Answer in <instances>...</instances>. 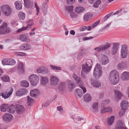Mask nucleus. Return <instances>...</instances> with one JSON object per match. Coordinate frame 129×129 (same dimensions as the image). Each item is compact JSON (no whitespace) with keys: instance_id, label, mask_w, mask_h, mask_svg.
Returning <instances> with one entry per match:
<instances>
[{"instance_id":"nucleus-1","label":"nucleus","mask_w":129,"mask_h":129,"mask_svg":"<svg viewBox=\"0 0 129 129\" xmlns=\"http://www.w3.org/2000/svg\"><path fill=\"white\" fill-rule=\"evenodd\" d=\"M109 80L111 84L112 85H116L119 81V74L116 70L111 71L109 75Z\"/></svg>"},{"instance_id":"nucleus-2","label":"nucleus","mask_w":129,"mask_h":129,"mask_svg":"<svg viewBox=\"0 0 129 129\" xmlns=\"http://www.w3.org/2000/svg\"><path fill=\"white\" fill-rule=\"evenodd\" d=\"M101 66L99 63H97L94 68L93 75L96 79H99L102 76L103 72Z\"/></svg>"},{"instance_id":"nucleus-3","label":"nucleus","mask_w":129,"mask_h":129,"mask_svg":"<svg viewBox=\"0 0 129 129\" xmlns=\"http://www.w3.org/2000/svg\"><path fill=\"white\" fill-rule=\"evenodd\" d=\"M1 8L2 12L6 16L10 15L12 13V9L10 7L7 5H3Z\"/></svg>"},{"instance_id":"nucleus-4","label":"nucleus","mask_w":129,"mask_h":129,"mask_svg":"<svg viewBox=\"0 0 129 129\" xmlns=\"http://www.w3.org/2000/svg\"><path fill=\"white\" fill-rule=\"evenodd\" d=\"M28 78L31 84L33 86H36L39 83V76L36 75L32 74L29 76Z\"/></svg>"},{"instance_id":"nucleus-5","label":"nucleus","mask_w":129,"mask_h":129,"mask_svg":"<svg viewBox=\"0 0 129 129\" xmlns=\"http://www.w3.org/2000/svg\"><path fill=\"white\" fill-rule=\"evenodd\" d=\"M82 70L81 72L82 76L84 78L85 77V74L89 72L91 69V67L87 66L86 63L83 64L82 66Z\"/></svg>"},{"instance_id":"nucleus-6","label":"nucleus","mask_w":129,"mask_h":129,"mask_svg":"<svg viewBox=\"0 0 129 129\" xmlns=\"http://www.w3.org/2000/svg\"><path fill=\"white\" fill-rule=\"evenodd\" d=\"M7 24L4 23L0 27V35L6 34L10 33L11 31V29L9 28H7Z\"/></svg>"},{"instance_id":"nucleus-7","label":"nucleus","mask_w":129,"mask_h":129,"mask_svg":"<svg viewBox=\"0 0 129 129\" xmlns=\"http://www.w3.org/2000/svg\"><path fill=\"white\" fill-rule=\"evenodd\" d=\"M4 65L13 66L15 64L16 62L14 59L11 58L3 59L2 61Z\"/></svg>"},{"instance_id":"nucleus-8","label":"nucleus","mask_w":129,"mask_h":129,"mask_svg":"<svg viewBox=\"0 0 129 129\" xmlns=\"http://www.w3.org/2000/svg\"><path fill=\"white\" fill-rule=\"evenodd\" d=\"M127 48L126 45L122 46L120 51V55L122 58H126L127 55Z\"/></svg>"},{"instance_id":"nucleus-9","label":"nucleus","mask_w":129,"mask_h":129,"mask_svg":"<svg viewBox=\"0 0 129 129\" xmlns=\"http://www.w3.org/2000/svg\"><path fill=\"white\" fill-rule=\"evenodd\" d=\"M50 81L51 85L53 86H56L58 84L59 79L56 76L52 75L50 77Z\"/></svg>"},{"instance_id":"nucleus-10","label":"nucleus","mask_w":129,"mask_h":129,"mask_svg":"<svg viewBox=\"0 0 129 129\" xmlns=\"http://www.w3.org/2000/svg\"><path fill=\"white\" fill-rule=\"evenodd\" d=\"M127 63L125 62L122 61L119 63L117 65V68L119 70L126 69L128 67Z\"/></svg>"},{"instance_id":"nucleus-11","label":"nucleus","mask_w":129,"mask_h":129,"mask_svg":"<svg viewBox=\"0 0 129 129\" xmlns=\"http://www.w3.org/2000/svg\"><path fill=\"white\" fill-rule=\"evenodd\" d=\"M99 59L102 61V64L104 65L107 64L109 61L108 57L104 54L100 55L99 56Z\"/></svg>"},{"instance_id":"nucleus-12","label":"nucleus","mask_w":129,"mask_h":129,"mask_svg":"<svg viewBox=\"0 0 129 129\" xmlns=\"http://www.w3.org/2000/svg\"><path fill=\"white\" fill-rule=\"evenodd\" d=\"M111 46L110 43H107L105 45L103 46L98 47H96L94 48V50L96 52H100L103 51L109 48Z\"/></svg>"},{"instance_id":"nucleus-13","label":"nucleus","mask_w":129,"mask_h":129,"mask_svg":"<svg viewBox=\"0 0 129 129\" xmlns=\"http://www.w3.org/2000/svg\"><path fill=\"white\" fill-rule=\"evenodd\" d=\"M28 92L27 90L26 89H20L16 91V95L17 96H21L26 94Z\"/></svg>"},{"instance_id":"nucleus-14","label":"nucleus","mask_w":129,"mask_h":129,"mask_svg":"<svg viewBox=\"0 0 129 129\" xmlns=\"http://www.w3.org/2000/svg\"><path fill=\"white\" fill-rule=\"evenodd\" d=\"M121 80L122 81L129 80V72L124 71L123 72L120 76Z\"/></svg>"},{"instance_id":"nucleus-15","label":"nucleus","mask_w":129,"mask_h":129,"mask_svg":"<svg viewBox=\"0 0 129 129\" xmlns=\"http://www.w3.org/2000/svg\"><path fill=\"white\" fill-rule=\"evenodd\" d=\"M114 92L115 93V100L116 101H118L120 99L121 97L123 96V94L117 90H114Z\"/></svg>"},{"instance_id":"nucleus-16","label":"nucleus","mask_w":129,"mask_h":129,"mask_svg":"<svg viewBox=\"0 0 129 129\" xmlns=\"http://www.w3.org/2000/svg\"><path fill=\"white\" fill-rule=\"evenodd\" d=\"M19 39L21 41L25 42H28L30 41L29 37L27 35L23 34L19 35Z\"/></svg>"},{"instance_id":"nucleus-17","label":"nucleus","mask_w":129,"mask_h":129,"mask_svg":"<svg viewBox=\"0 0 129 129\" xmlns=\"http://www.w3.org/2000/svg\"><path fill=\"white\" fill-rule=\"evenodd\" d=\"M90 83L92 86L98 88L101 85V82L98 80H95L91 79H90Z\"/></svg>"},{"instance_id":"nucleus-18","label":"nucleus","mask_w":129,"mask_h":129,"mask_svg":"<svg viewBox=\"0 0 129 129\" xmlns=\"http://www.w3.org/2000/svg\"><path fill=\"white\" fill-rule=\"evenodd\" d=\"M120 105L121 108L124 110H127L129 107L128 101L126 100L123 101L121 103Z\"/></svg>"},{"instance_id":"nucleus-19","label":"nucleus","mask_w":129,"mask_h":129,"mask_svg":"<svg viewBox=\"0 0 129 129\" xmlns=\"http://www.w3.org/2000/svg\"><path fill=\"white\" fill-rule=\"evenodd\" d=\"M16 108L17 112L18 114L22 113L24 110L23 106L19 104L16 105Z\"/></svg>"},{"instance_id":"nucleus-20","label":"nucleus","mask_w":129,"mask_h":129,"mask_svg":"<svg viewBox=\"0 0 129 129\" xmlns=\"http://www.w3.org/2000/svg\"><path fill=\"white\" fill-rule=\"evenodd\" d=\"M47 3L46 2H44L42 5L41 8L44 15H45L47 14L48 8Z\"/></svg>"},{"instance_id":"nucleus-21","label":"nucleus","mask_w":129,"mask_h":129,"mask_svg":"<svg viewBox=\"0 0 129 129\" xmlns=\"http://www.w3.org/2000/svg\"><path fill=\"white\" fill-rule=\"evenodd\" d=\"M3 118L4 120L9 121L12 119L13 116L10 114L7 113L4 114L3 116Z\"/></svg>"},{"instance_id":"nucleus-22","label":"nucleus","mask_w":129,"mask_h":129,"mask_svg":"<svg viewBox=\"0 0 129 129\" xmlns=\"http://www.w3.org/2000/svg\"><path fill=\"white\" fill-rule=\"evenodd\" d=\"M31 48L30 45L28 44L24 43L21 45L19 48L22 50H27L30 49Z\"/></svg>"},{"instance_id":"nucleus-23","label":"nucleus","mask_w":129,"mask_h":129,"mask_svg":"<svg viewBox=\"0 0 129 129\" xmlns=\"http://www.w3.org/2000/svg\"><path fill=\"white\" fill-rule=\"evenodd\" d=\"M73 77L74 80L76 81L77 84L81 85L83 84V82L81 81L80 78L77 76L74 73L73 74Z\"/></svg>"},{"instance_id":"nucleus-24","label":"nucleus","mask_w":129,"mask_h":129,"mask_svg":"<svg viewBox=\"0 0 129 129\" xmlns=\"http://www.w3.org/2000/svg\"><path fill=\"white\" fill-rule=\"evenodd\" d=\"M118 44H117L114 43L113 44L111 51L112 54L114 55L117 52L118 48Z\"/></svg>"},{"instance_id":"nucleus-25","label":"nucleus","mask_w":129,"mask_h":129,"mask_svg":"<svg viewBox=\"0 0 129 129\" xmlns=\"http://www.w3.org/2000/svg\"><path fill=\"white\" fill-rule=\"evenodd\" d=\"M39 93V91L37 89H35L31 90L30 92V94L31 96L36 97Z\"/></svg>"},{"instance_id":"nucleus-26","label":"nucleus","mask_w":129,"mask_h":129,"mask_svg":"<svg viewBox=\"0 0 129 129\" xmlns=\"http://www.w3.org/2000/svg\"><path fill=\"white\" fill-rule=\"evenodd\" d=\"M40 81L42 84L45 85L48 83V80L47 77L41 76Z\"/></svg>"},{"instance_id":"nucleus-27","label":"nucleus","mask_w":129,"mask_h":129,"mask_svg":"<svg viewBox=\"0 0 129 129\" xmlns=\"http://www.w3.org/2000/svg\"><path fill=\"white\" fill-rule=\"evenodd\" d=\"M17 70L21 73H23L24 72L23 65V63L20 62L18 65Z\"/></svg>"},{"instance_id":"nucleus-28","label":"nucleus","mask_w":129,"mask_h":129,"mask_svg":"<svg viewBox=\"0 0 129 129\" xmlns=\"http://www.w3.org/2000/svg\"><path fill=\"white\" fill-rule=\"evenodd\" d=\"M92 17V15L90 13H88L85 14L83 17L84 21H87L88 20Z\"/></svg>"},{"instance_id":"nucleus-29","label":"nucleus","mask_w":129,"mask_h":129,"mask_svg":"<svg viewBox=\"0 0 129 129\" xmlns=\"http://www.w3.org/2000/svg\"><path fill=\"white\" fill-rule=\"evenodd\" d=\"M92 109L94 112L98 111V103L97 102L94 103L92 104Z\"/></svg>"},{"instance_id":"nucleus-30","label":"nucleus","mask_w":129,"mask_h":129,"mask_svg":"<svg viewBox=\"0 0 129 129\" xmlns=\"http://www.w3.org/2000/svg\"><path fill=\"white\" fill-rule=\"evenodd\" d=\"M16 8L19 10L21 9L22 7V4L21 2L19 1H17L15 3Z\"/></svg>"},{"instance_id":"nucleus-31","label":"nucleus","mask_w":129,"mask_h":129,"mask_svg":"<svg viewBox=\"0 0 129 129\" xmlns=\"http://www.w3.org/2000/svg\"><path fill=\"white\" fill-rule=\"evenodd\" d=\"M68 83L69 88L70 89H73L75 87V84L72 81L70 80L68 81Z\"/></svg>"},{"instance_id":"nucleus-32","label":"nucleus","mask_w":129,"mask_h":129,"mask_svg":"<svg viewBox=\"0 0 129 129\" xmlns=\"http://www.w3.org/2000/svg\"><path fill=\"white\" fill-rule=\"evenodd\" d=\"M114 119V116H112L110 118H108L107 119V121L108 125H112Z\"/></svg>"},{"instance_id":"nucleus-33","label":"nucleus","mask_w":129,"mask_h":129,"mask_svg":"<svg viewBox=\"0 0 129 129\" xmlns=\"http://www.w3.org/2000/svg\"><path fill=\"white\" fill-rule=\"evenodd\" d=\"M112 109L111 107H108L101 109V112L102 113H104L106 112L111 111Z\"/></svg>"},{"instance_id":"nucleus-34","label":"nucleus","mask_w":129,"mask_h":129,"mask_svg":"<svg viewBox=\"0 0 129 129\" xmlns=\"http://www.w3.org/2000/svg\"><path fill=\"white\" fill-rule=\"evenodd\" d=\"M21 85L23 87H27L29 86V83L26 80H23L21 82Z\"/></svg>"},{"instance_id":"nucleus-35","label":"nucleus","mask_w":129,"mask_h":129,"mask_svg":"<svg viewBox=\"0 0 129 129\" xmlns=\"http://www.w3.org/2000/svg\"><path fill=\"white\" fill-rule=\"evenodd\" d=\"M85 10V9L82 7H76L75 9V12L78 14H79Z\"/></svg>"},{"instance_id":"nucleus-36","label":"nucleus","mask_w":129,"mask_h":129,"mask_svg":"<svg viewBox=\"0 0 129 129\" xmlns=\"http://www.w3.org/2000/svg\"><path fill=\"white\" fill-rule=\"evenodd\" d=\"M73 7L72 6H68L65 7V10L66 11L70 13L73 12Z\"/></svg>"},{"instance_id":"nucleus-37","label":"nucleus","mask_w":129,"mask_h":129,"mask_svg":"<svg viewBox=\"0 0 129 129\" xmlns=\"http://www.w3.org/2000/svg\"><path fill=\"white\" fill-rule=\"evenodd\" d=\"M84 99L85 101L88 102L91 101V98L89 94H87L84 95Z\"/></svg>"},{"instance_id":"nucleus-38","label":"nucleus","mask_w":129,"mask_h":129,"mask_svg":"<svg viewBox=\"0 0 129 129\" xmlns=\"http://www.w3.org/2000/svg\"><path fill=\"white\" fill-rule=\"evenodd\" d=\"M8 112L11 113H14L15 111V109L14 106L13 105H11L9 107H8Z\"/></svg>"},{"instance_id":"nucleus-39","label":"nucleus","mask_w":129,"mask_h":129,"mask_svg":"<svg viewBox=\"0 0 129 129\" xmlns=\"http://www.w3.org/2000/svg\"><path fill=\"white\" fill-rule=\"evenodd\" d=\"M33 100L29 96H27V102L28 106H30L33 103Z\"/></svg>"},{"instance_id":"nucleus-40","label":"nucleus","mask_w":129,"mask_h":129,"mask_svg":"<svg viewBox=\"0 0 129 129\" xmlns=\"http://www.w3.org/2000/svg\"><path fill=\"white\" fill-rule=\"evenodd\" d=\"M110 102L109 99H107L103 100L101 102L102 105L104 106V105H106L109 104Z\"/></svg>"},{"instance_id":"nucleus-41","label":"nucleus","mask_w":129,"mask_h":129,"mask_svg":"<svg viewBox=\"0 0 129 129\" xmlns=\"http://www.w3.org/2000/svg\"><path fill=\"white\" fill-rule=\"evenodd\" d=\"M76 93L79 98H81L82 95V90L80 89H77L76 90Z\"/></svg>"},{"instance_id":"nucleus-42","label":"nucleus","mask_w":129,"mask_h":129,"mask_svg":"<svg viewBox=\"0 0 129 129\" xmlns=\"http://www.w3.org/2000/svg\"><path fill=\"white\" fill-rule=\"evenodd\" d=\"M8 106L7 104H4L1 107V110L2 111L5 112L7 110H8Z\"/></svg>"},{"instance_id":"nucleus-43","label":"nucleus","mask_w":129,"mask_h":129,"mask_svg":"<svg viewBox=\"0 0 129 129\" xmlns=\"http://www.w3.org/2000/svg\"><path fill=\"white\" fill-rule=\"evenodd\" d=\"M19 18L21 19L24 20L25 18V14L23 12H20L18 14Z\"/></svg>"},{"instance_id":"nucleus-44","label":"nucleus","mask_w":129,"mask_h":129,"mask_svg":"<svg viewBox=\"0 0 129 129\" xmlns=\"http://www.w3.org/2000/svg\"><path fill=\"white\" fill-rule=\"evenodd\" d=\"M0 95L1 96H2V97L4 98L5 99H6L9 97L8 96L7 94V92L1 93H0Z\"/></svg>"},{"instance_id":"nucleus-45","label":"nucleus","mask_w":129,"mask_h":129,"mask_svg":"<svg viewBox=\"0 0 129 129\" xmlns=\"http://www.w3.org/2000/svg\"><path fill=\"white\" fill-rule=\"evenodd\" d=\"M101 3V1L100 0H98L94 3L93 6L95 8H98Z\"/></svg>"},{"instance_id":"nucleus-46","label":"nucleus","mask_w":129,"mask_h":129,"mask_svg":"<svg viewBox=\"0 0 129 129\" xmlns=\"http://www.w3.org/2000/svg\"><path fill=\"white\" fill-rule=\"evenodd\" d=\"M35 7L36 8V15H38L40 12V9L39 7L38 6L36 3H35Z\"/></svg>"},{"instance_id":"nucleus-47","label":"nucleus","mask_w":129,"mask_h":129,"mask_svg":"<svg viewBox=\"0 0 129 129\" xmlns=\"http://www.w3.org/2000/svg\"><path fill=\"white\" fill-rule=\"evenodd\" d=\"M85 63H86L87 66H89L91 68L92 64V62L91 60L88 59L87 60V62Z\"/></svg>"},{"instance_id":"nucleus-48","label":"nucleus","mask_w":129,"mask_h":129,"mask_svg":"<svg viewBox=\"0 0 129 129\" xmlns=\"http://www.w3.org/2000/svg\"><path fill=\"white\" fill-rule=\"evenodd\" d=\"M28 28V27L27 26L23 27L17 30V32L18 33H20L24 30H26Z\"/></svg>"},{"instance_id":"nucleus-49","label":"nucleus","mask_w":129,"mask_h":129,"mask_svg":"<svg viewBox=\"0 0 129 129\" xmlns=\"http://www.w3.org/2000/svg\"><path fill=\"white\" fill-rule=\"evenodd\" d=\"M28 24L26 26H27L28 27V28L30 27L31 26H32L34 24L32 20H29L28 22Z\"/></svg>"},{"instance_id":"nucleus-50","label":"nucleus","mask_w":129,"mask_h":129,"mask_svg":"<svg viewBox=\"0 0 129 129\" xmlns=\"http://www.w3.org/2000/svg\"><path fill=\"white\" fill-rule=\"evenodd\" d=\"M70 16L72 18H74L77 17V15L75 12H72L70 13Z\"/></svg>"},{"instance_id":"nucleus-51","label":"nucleus","mask_w":129,"mask_h":129,"mask_svg":"<svg viewBox=\"0 0 129 129\" xmlns=\"http://www.w3.org/2000/svg\"><path fill=\"white\" fill-rule=\"evenodd\" d=\"M3 80L5 82H8L9 80V77L7 76H5L2 78Z\"/></svg>"},{"instance_id":"nucleus-52","label":"nucleus","mask_w":129,"mask_h":129,"mask_svg":"<svg viewBox=\"0 0 129 129\" xmlns=\"http://www.w3.org/2000/svg\"><path fill=\"white\" fill-rule=\"evenodd\" d=\"M76 0H67V4L68 5H71L74 4Z\"/></svg>"},{"instance_id":"nucleus-53","label":"nucleus","mask_w":129,"mask_h":129,"mask_svg":"<svg viewBox=\"0 0 129 129\" xmlns=\"http://www.w3.org/2000/svg\"><path fill=\"white\" fill-rule=\"evenodd\" d=\"M113 12H112L111 13H110L109 14H107L104 17V21H106L107 20L109 17L112 14Z\"/></svg>"},{"instance_id":"nucleus-54","label":"nucleus","mask_w":129,"mask_h":129,"mask_svg":"<svg viewBox=\"0 0 129 129\" xmlns=\"http://www.w3.org/2000/svg\"><path fill=\"white\" fill-rule=\"evenodd\" d=\"M15 54L17 55H19L21 56H24L26 55V54L24 53L20 52H15Z\"/></svg>"},{"instance_id":"nucleus-55","label":"nucleus","mask_w":129,"mask_h":129,"mask_svg":"<svg viewBox=\"0 0 129 129\" xmlns=\"http://www.w3.org/2000/svg\"><path fill=\"white\" fill-rule=\"evenodd\" d=\"M100 22V21H98L94 23L92 25V28H94L97 25L99 24Z\"/></svg>"},{"instance_id":"nucleus-56","label":"nucleus","mask_w":129,"mask_h":129,"mask_svg":"<svg viewBox=\"0 0 129 129\" xmlns=\"http://www.w3.org/2000/svg\"><path fill=\"white\" fill-rule=\"evenodd\" d=\"M87 28V26H84L80 27V30L81 31H83L86 29Z\"/></svg>"},{"instance_id":"nucleus-57","label":"nucleus","mask_w":129,"mask_h":129,"mask_svg":"<svg viewBox=\"0 0 129 129\" xmlns=\"http://www.w3.org/2000/svg\"><path fill=\"white\" fill-rule=\"evenodd\" d=\"M37 71L38 73H41L43 71V70H42V68L41 67H40L37 69Z\"/></svg>"},{"instance_id":"nucleus-58","label":"nucleus","mask_w":129,"mask_h":129,"mask_svg":"<svg viewBox=\"0 0 129 129\" xmlns=\"http://www.w3.org/2000/svg\"><path fill=\"white\" fill-rule=\"evenodd\" d=\"M57 110L61 112L62 111L63 108L61 106H58L57 108Z\"/></svg>"},{"instance_id":"nucleus-59","label":"nucleus","mask_w":129,"mask_h":129,"mask_svg":"<svg viewBox=\"0 0 129 129\" xmlns=\"http://www.w3.org/2000/svg\"><path fill=\"white\" fill-rule=\"evenodd\" d=\"M25 5H26L28 4V3H29L30 1L29 0H23Z\"/></svg>"},{"instance_id":"nucleus-60","label":"nucleus","mask_w":129,"mask_h":129,"mask_svg":"<svg viewBox=\"0 0 129 129\" xmlns=\"http://www.w3.org/2000/svg\"><path fill=\"white\" fill-rule=\"evenodd\" d=\"M13 88H12L11 89L10 91L9 92V93H7V94H8V96L9 97L12 94V92H13Z\"/></svg>"},{"instance_id":"nucleus-61","label":"nucleus","mask_w":129,"mask_h":129,"mask_svg":"<svg viewBox=\"0 0 129 129\" xmlns=\"http://www.w3.org/2000/svg\"><path fill=\"white\" fill-rule=\"evenodd\" d=\"M104 93L103 92L101 93L99 95V98L100 99H101L104 96Z\"/></svg>"},{"instance_id":"nucleus-62","label":"nucleus","mask_w":129,"mask_h":129,"mask_svg":"<svg viewBox=\"0 0 129 129\" xmlns=\"http://www.w3.org/2000/svg\"><path fill=\"white\" fill-rule=\"evenodd\" d=\"M64 29L65 30V34L66 35H67L68 34V31L66 27H64Z\"/></svg>"},{"instance_id":"nucleus-63","label":"nucleus","mask_w":129,"mask_h":129,"mask_svg":"<svg viewBox=\"0 0 129 129\" xmlns=\"http://www.w3.org/2000/svg\"><path fill=\"white\" fill-rule=\"evenodd\" d=\"M80 87L83 90L84 93L86 92V89L84 87L82 86H80Z\"/></svg>"},{"instance_id":"nucleus-64","label":"nucleus","mask_w":129,"mask_h":129,"mask_svg":"<svg viewBox=\"0 0 129 129\" xmlns=\"http://www.w3.org/2000/svg\"><path fill=\"white\" fill-rule=\"evenodd\" d=\"M93 38V37H86L84 38V40H90L91 39H92Z\"/></svg>"}]
</instances>
